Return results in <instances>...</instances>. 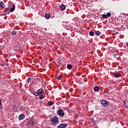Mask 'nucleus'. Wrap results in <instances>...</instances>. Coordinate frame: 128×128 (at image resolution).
Returning <instances> with one entry per match:
<instances>
[{"label":"nucleus","instance_id":"nucleus-1","mask_svg":"<svg viewBox=\"0 0 128 128\" xmlns=\"http://www.w3.org/2000/svg\"><path fill=\"white\" fill-rule=\"evenodd\" d=\"M50 122L54 126H56L58 124H60V120L56 116H54L50 118Z\"/></svg>","mask_w":128,"mask_h":128},{"label":"nucleus","instance_id":"nucleus-2","mask_svg":"<svg viewBox=\"0 0 128 128\" xmlns=\"http://www.w3.org/2000/svg\"><path fill=\"white\" fill-rule=\"evenodd\" d=\"M26 126L28 128H34V122L32 120H28L26 124Z\"/></svg>","mask_w":128,"mask_h":128},{"label":"nucleus","instance_id":"nucleus-3","mask_svg":"<svg viewBox=\"0 0 128 128\" xmlns=\"http://www.w3.org/2000/svg\"><path fill=\"white\" fill-rule=\"evenodd\" d=\"M100 103L102 106H104V108H106V106L110 105V102L106 100H102Z\"/></svg>","mask_w":128,"mask_h":128},{"label":"nucleus","instance_id":"nucleus-4","mask_svg":"<svg viewBox=\"0 0 128 128\" xmlns=\"http://www.w3.org/2000/svg\"><path fill=\"white\" fill-rule=\"evenodd\" d=\"M56 112L59 116H64L65 114L64 110L60 109L57 111Z\"/></svg>","mask_w":128,"mask_h":128},{"label":"nucleus","instance_id":"nucleus-5","mask_svg":"<svg viewBox=\"0 0 128 128\" xmlns=\"http://www.w3.org/2000/svg\"><path fill=\"white\" fill-rule=\"evenodd\" d=\"M66 126H68V124L66 123H62L60 124L57 126V128H66Z\"/></svg>","mask_w":128,"mask_h":128},{"label":"nucleus","instance_id":"nucleus-6","mask_svg":"<svg viewBox=\"0 0 128 128\" xmlns=\"http://www.w3.org/2000/svg\"><path fill=\"white\" fill-rule=\"evenodd\" d=\"M38 94V96H43L44 94V91L42 88L38 89L37 91Z\"/></svg>","mask_w":128,"mask_h":128},{"label":"nucleus","instance_id":"nucleus-7","mask_svg":"<svg viewBox=\"0 0 128 128\" xmlns=\"http://www.w3.org/2000/svg\"><path fill=\"white\" fill-rule=\"evenodd\" d=\"M21 49H22V48H20V46H15L14 48V50H15V52H18V51L20 50H21Z\"/></svg>","mask_w":128,"mask_h":128},{"label":"nucleus","instance_id":"nucleus-8","mask_svg":"<svg viewBox=\"0 0 128 128\" xmlns=\"http://www.w3.org/2000/svg\"><path fill=\"white\" fill-rule=\"evenodd\" d=\"M24 118H26V116H24V114H20L18 116L19 120H24Z\"/></svg>","mask_w":128,"mask_h":128},{"label":"nucleus","instance_id":"nucleus-9","mask_svg":"<svg viewBox=\"0 0 128 128\" xmlns=\"http://www.w3.org/2000/svg\"><path fill=\"white\" fill-rule=\"evenodd\" d=\"M60 8V10H62H62H66V6H64V4H61Z\"/></svg>","mask_w":128,"mask_h":128},{"label":"nucleus","instance_id":"nucleus-10","mask_svg":"<svg viewBox=\"0 0 128 128\" xmlns=\"http://www.w3.org/2000/svg\"><path fill=\"white\" fill-rule=\"evenodd\" d=\"M94 90L95 92H100V87L98 86H95L94 88Z\"/></svg>","mask_w":128,"mask_h":128},{"label":"nucleus","instance_id":"nucleus-11","mask_svg":"<svg viewBox=\"0 0 128 128\" xmlns=\"http://www.w3.org/2000/svg\"><path fill=\"white\" fill-rule=\"evenodd\" d=\"M52 104H54V102L52 100H50L48 103H47V106H52Z\"/></svg>","mask_w":128,"mask_h":128},{"label":"nucleus","instance_id":"nucleus-12","mask_svg":"<svg viewBox=\"0 0 128 128\" xmlns=\"http://www.w3.org/2000/svg\"><path fill=\"white\" fill-rule=\"evenodd\" d=\"M113 76L114 78H120V74L118 72H114Z\"/></svg>","mask_w":128,"mask_h":128},{"label":"nucleus","instance_id":"nucleus-13","mask_svg":"<svg viewBox=\"0 0 128 128\" xmlns=\"http://www.w3.org/2000/svg\"><path fill=\"white\" fill-rule=\"evenodd\" d=\"M0 6H2V10H4V8H6L4 4V2H2V1H1L0 2Z\"/></svg>","mask_w":128,"mask_h":128},{"label":"nucleus","instance_id":"nucleus-14","mask_svg":"<svg viewBox=\"0 0 128 128\" xmlns=\"http://www.w3.org/2000/svg\"><path fill=\"white\" fill-rule=\"evenodd\" d=\"M44 18H46V20H48L50 18V14H46Z\"/></svg>","mask_w":128,"mask_h":128},{"label":"nucleus","instance_id":"nucleus-15","mask_svg":"<svg viewBox=\"0 0 128 128\" xmlns=\"http://www.w3.org/2000/svg\"><path fill=\"white\" fill-rule=\"evenodd\" d=\"M14 10H16V5L13 4L12 8L10 9V12H14Z\"/></svg>","mask_w":128,"mask_h":128},{"label":"nucleus","instance_id":"nucleus-16","mask_svg":"<svg viewBox=\"0 0 128 128\" xmlns=\"http://www.w3.org/2000/svg\"><path fill=\"white\" fill-rule=\"evenodd\" d=\"M4 12H10V8H6L4 10Z\"/></svg>","mask_w":128,"mask_h":128},{"label":"nucleus","instance_id":"nucleus-17","mask_svg":"<svg viewBox=\"0 0 128 128\" xmlns=\"http://www.w3.org/2000/svg\"><path fill=\"white\" fill-rule=\"evenodd\" d=\"M89 34L90 36H94V31H90L89 32Z\"/></svg>","mask_w":128,"mask_h":128},{"label":"nucleus","instance_id":"nucleus-18","mask_svg":"<svg viewBox=\"0 0 128 128\" xmlns=\"http://www.w3.org/2000/svg\"><path fill=\"white\" fill-rule=\"evenodd\" d=\"M67 68L68 70H72V66L70 64H67Z\"/></svg>","mask_w":128,"mask_h":128},{"label":"nucleus","instance_id":"nucleus-19","mask_svg":"<svg viewBox=\"0 0 128 128\" xmlns=\"http://www.w3.org/2000/svg\"><path fill=\"white\" fill-rule=\"evenodd\" d=\"M95 34L96 36H100V34H102V32L100 31H96V32H95Z\"/></svg>","mask_w":128,"mask_h":128},{"label":"nucleus","instance_id":"nucleus-20","mask_svg":"<svg viewBox=\"0 0 128 128\" xmlns=\"http://www.w3.org/2000/svg\"><path fill=\"white\" fill-rule=\"evenodd\" d=\"M11 34L12 36H16V31L12 30L11 32Z\"/></svg>","mask_w":128,"mask_h":128},{"label":"nucleus","instance_id":"nucleus-21","mask_svg":"<svg viewBox=\"0 0 128 128\" xmlns=\"http://www.w3.org/2000/svg\"><path fill=\"white\" fill-rule=\"evenodd\" d=\"M106 16L107 18H110L112 16V14L110 12H107Z\"/></svg>","mask_w":128,"mask_h":128},{"label":"nucleus","instance_id":"nucleus-22","mask_svg":"<svg viewBox=\"0 0 128 128\" xmlns=\"http://www.w3.org/2000/svg\"><path fill=\"white\" fill-rule=\"evenodd\" d=\"M32 94H34V96H38V92H33Z\"/></svg>","mask_w":128,"mask_h":128},{"label":"nucleus","instance_id":"nucleus-23","mask_svg":"<svg viewBox=\"0 0 128 128\" xmlns=\"http://www.w3.org/2000/svg\"><path fill=\"white\" fill-rule=\"evenodd\" d=\"M18 108H19V110H24V107H22V106H19Z\"/></svg>","mask_w":128,"mask_h":128},{"label":"nucleus","instance_id":"nucleus-24","mask_svg":"<svg viewBox=\"0 0 128 128\" xmlns=\"http://www.w3.org/2000/svg\"><path fill=\"white\" fill-rule=\"evenodd\" d=\"M2 100H0V108H2Z\"/></svg>","mask_w":128,"mask_h":128},{"label":"nucleus","instance_id":"nucleus-25","mask_svg":"<svg viewBox=\"0 0 128 128\" xmlns=\"http://www.w3.org/2000/svg\"><path fill=\"white\" fill-rule=\"evenodd\" d=\"M102 18H108V17H107V16H106V14H103L102 15Z\"/></svg>","mask_w":128,"mask_h":128},{"label":"nucleus","instance_id":"nucleus-26","mask_svg":"<svg viewBox=\"0 0 128 128\" xmlns=\"http://www.w3.org/2000/svg\"><path fill=\"white\" fill-rule=\"evenodd\" d=\"M31 80H32V78L30 77L28 78L27 82H30Z\"/></svg>","mask_w":128,"mask_h":128},{"label":"nucleus","instance_id":"nucleus-27","mask_svg":"<svg viewBox=\"0 0 128 128\" xmlns=\"http://www.w3.org/2000/svg\"><path fill=\"white\" fill-rule=\"evenodd\" d=\"M39 98H40V100H42V98H44L43 96L39 95Z\"/></svg>","mask_w":128,"mask_h":128},{"label":"nucleus","instance_id":"nucleus-28","mask_svg":"<svg viewBox=\"0 0 128 128\" xmlns=\"http://www.w3.org/2000/svg\"><path fill=\"white\" fill-rule=\"evenodd\" d=\"M57 78H58V80H60V78H62V76H58L57 77Z\"/></svg>","mask_w":128,"mask_h":128},{"label":"nucleus","instance_id":"nucleus-29","mask_svg":"<svg viewBox=\"0 0 128 128\" xmlns=\"http://www.w3.org/2000/svg\"><path fill=\"white\" fill-rule=\"evenodd\" d=\"M104 92H105L106 94H108V88L107 90H106L104 91Z\"/></svg>","mask_w":128,"mask_h":128},{"label":"nucleus","instance_id":"nucleus-30","mask_svg":"<svg viewBox=\"0 0 128 128\" xmlns=\"http://www.w3.org/2000/svg\"><path fill=\"white\" fill-rule=\"evenodd\" d=\"M124 106L126 108H128V106H126V102H125V101L124 102Z\"/></svg>","mask_w":128,"mask_h":128},{"label":"nucleus","instance_id":"nucleus-31","mask_svg":"<svg viewBox=\"0 0 128 128\" xmlns=\"http://www.w3.org/2000/svg\"><path fill=\"white\" fill-rule=\"evenodd\" d=\"M6 66H8V64H6Z\"/></svg>","mask_w":128,"mask_h":128},{"label":"nucleus","instance_id":"nucleus-32","mask_svg":"<svg viewBox=\"0 0 128 128\" xmlns=\"http://www.w3.org/2000/svg\"><path fill=\"white\" fill-rule=\"evenodd\" d=\"M116 34H118V32H116Z\"/></svg>","mask_w":128,"mask_h":128}]
</instances>
